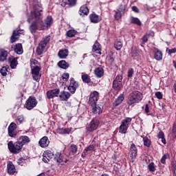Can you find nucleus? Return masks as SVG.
Returning a JSON list of instances; mask_svg holds the SVG:
<instances>
[{
    "mask_svg": "<svg viewBox=\"0 0 176 176\" xmlns=\"http://www.w3.org/2000/svg\"><path fill=\"white\" fill-rule=\"evenodd\" d=\"M36 105H38V100H36V98H35V96H30L25 104V107L26 109H28V111L34 109Z\"/></svg>",
    "mask_w": 176,
    "mask_h": 176,
    "instance_id": "nucleus-7",
    "label": "nucleus"
},
{
    "mask_svg": "<svg viewBox=\"0 0 176 176\" xmlns=\"http://www.w3.org/2000/svg\"><path fill=\"white\" fill-rule=\"evenodd\" d=\"M150 36L151 34H145V35L142 37V44H145V43H147Z\"/></svg>",
    "mask_w": 176,
    "mask_h": 176,
    "instance_id": "nucleus-46",
    "label": "nucleus"
},
{
    "mask_svg": "<svg viewBox=\"0 0 176 176\" xmlns=\"http://www.w3.org/2000/svg\"><path fill=\"white\" fill-rule=\"evenodd\" d=\"M42 8L39 5H35L34 10L31 12L28 16V22L31 23L30 25V31L32 34H35L38 30H45L46 27H50L53 24V18L47 16L45 22H43V16H42Z\"/></svg>",
    "mask_w": 176,
    "mask_h": 176,
    "instance_id": "nucleus-1",
    "label": "nucleus"
},
{
    "mask_svg": "<svg viewBox=\"0 0 176 176\" xmlns=\"http://www.w3.org/2000/svg\"><path fill=\"white\" fill-rule=\"evenodd\" d=\"M69 53V52L67 49L60 50L58 52V57H59V58H62V59L65 58L66 57H68Z\"/></svg>",
    "mask_w": 176,
    "mask_h": 176,
    "instance_id": "nucleus-27",
    "label": "nucleus"
},
{
    "mask_svg": "<svg viewBox=\"0 0 176 176\" xmlns=\"http://www.w3.org/2000/svg\"><path fill=\"white\" fill-rule=\"evenodd\" d=\"M173 53H176V48H173L168 50V54L171 55Z\"/></svg>",
    "mask_w": 176,
    "mask_h": 176,
    "instance_id": "nucleus-58",
    "label": "nucleus"
},
{
    "mask_svg": "<svg viewBox=\"0 0 176 176\" xmlns=\"http://www.w3.org/2000/svg\"><path fill=\"white\" fill-rule=\"evenodd\" d=\"M124 100V94H120L117 99L113 103V108H116V107L120 105L122 102Z\"/></svg>",
    "mask_w": 176,
    "mask_h": 176,
    "instance_id": "nucleus-20",
    "label": "nucleus"
},
{
    "mask_svg": "<svg viewBox=\"0 0 176 176\" xmlns=\"http://www.w3.org/2000/svg\"><path fill=\"white\" fill-rule=\"evenodd\" d=\"M31 140H30V138L27 135H21L19 138L17 142L19 143V144L21 145V147L24 146V145H27L28 144H30V142Z\"/></svg>",
    "mask_w": 176,
    "mask_h": 176,
    "instance_id": "nucleus-15",
    "label": "nucleus"
},
{
    "mask_svg": "<svg viewBox=\"0 0 176 176\" xmlns=\"http://www.w3.org/2000/svg\"><path fill=\"white\" fill-rule=\"evenodd\" d=\"M122 80H123V76L122 74H118L116 78L113 81L112 84V88L116 91H120V90L122 89Z\"/></svg>",
    "mask_w": 176,
    "mask_h": 176,
    "instance_id": "nucleus-6",
    "label": "nucleus"
},
{
    "mask_svg": "<svg viewBox=\"0 0 176 176\" xmlns=\"http://www.w3.org/2000/svg\"><path fill=\"white\" fill-rule=\"evenodd\" d=\"M114 12H115V14H114L115 21H119V19H122V14L120 12H119L118 9L116 10H114Z\"/></svg>",
    "mask_w": 176,
    "mask_h": 176,
    "instance_id": "nucleus-37",
    "label": "nucleus"
},
{
    "mask_svg": "<svg viewBox=\"0 0 176 176\" xmlns=\"http://www.w3.org/2000/svg\"><path fill=\"white\" fill-rule=\"evenodd\" d=\"M154 58L156 59L157 61H160L163 59V53L162 52V50L156 48V47H154Z\"/></svg>",
    "mask_w": 176,
    "mask_h": 176,
    "instance_id": "nucleus-17",
    "label": "nucleus"
},
{
    "mask_svg": "<svg viewBox=\"0 0 176 176\" xmlns=\"http://www.w3.org/2000/svg\"><path fill=\"white\" fill-rule=\"evenodd\" d=\"M54 160L57 162V163L61 164V163H67L68 160L66 159H64V157L63 156V154L61 153H56L54 156Z\"/></svg>",
    "mask_w": 176,
    "mask_h": 176,
    "instance_id": "nucleus-22",
    "label": "nucleus"
},
{
    "mask_svg": "<svg viewBox=\"0 0 176 176\" xmlns=\"http://www.w3.org/2000/svg\"><path fill=\"white\" fill-rule=\"evenodd\" d=\"M23 120H24V117L23 116H19L16 118V122L19 124L23 123Z\"/></svg>",
    "mask_w": 176,
    "mask_h": 176,
    "instance_id": "nucleus-53",
    "label": "nucleus"
},
{
    "mask_svg": "<svg viewBox=\"0 0 176 176\" xmlns=\"http://www.w3.org/2000/svg\"><path fill=\"white\" fill-rule=\"evenodd\" d=\"M90 113H92L93 116H99L100 113H102V109L100 107H99L97 103L90 104Z\"/></svg>",
    "mask_w": 176,
    "mask_h": 176,
    "instance_id": "nucleus-10",
    "label": "nucleus"
},
{
    "mask_svg": "<svg viewBox=\"0 0 176 176\" xmlns=\"http://www.w3.org/2000/svg\"><path fill=\"white\" fill-rule=\"evenodd\" d=\"M44 155H46L47 157L50 160L54 157V153L50 150H47L44 152Z\"/></svg>",
    "mask_w": 176,
    "mask_h": 176,
    "instance_id": "nucleus-39",
    "label": "nucleus"
},
{
    "mask_svg": "<svg viewBox=\"0 0 176 176\" xmlns=\"http://www.w3.org/2000/svg\"><path fill=\"white\" fill-rule=\"evenodd\" d=\"M17 129V125L14 122H11L8 126V130L16 131Z\"/></svg>",
    "mask_w": 176,
    "mask_h": 176,
    "instance_id": "nucleus-50",
    "label": "nucleus"
},
{
    "mask_svg": "<svg viewBox=\"0 0 176 176\" xmlns=\"http://www.w3.org/2000/svg\"><path fill=\"white\" fill-rule=\"evenodd\" d=\"M60 96V89L56 88L47 91V97L50 100V98H54V97H59Z\"/></svg>",
    "mask_w": 176,
    "mask_h": 176,
    "instance_id": "nucleus-14",
    "label": "nucleus"
},
{
    "mask_svg": "<svg viewBox=\"0 0 176 176\" xmlns=\"http://www.w3.org/2000/svg\"><path fill=\"white\" fill-rule=\"evenodd\" d=\"M92 52L96 56H100L102 54V45L98 41H96L94 44Z\"/></svg>",
    "mask_w": 176,
    "mask_h": 176,
    "instance_id": "nucleus-13",
    "label": "nucleus"
},
{
    "mask_svg": "<svg viewBox=\"0 0 176 176\" xmlns=\"http://www.w3.org/2000/svg\"><path fill=\"white\" fill-rule=\"evenodd\" d=\"M134 72H135L134 69H133L132 67H130V69H129L127 72V77L129 78H131L134 74Z\"/></svg>",
    "mask_w": 176,
    "mask_h": 176,
    "instance_id": "nucleus-48",
    "label": "nucleus"
},
{
    "mask_svg": "<svg viewBox=\"0 0 176 176\" xmlns=\"http://www.w3.org/2000/svg\"><path fill=\"white\" fill-rule=\"evenodd\" d=\"M162 143L164 144H167V141H166V140L165 139L164 135V137L162 138Z\"/></svg>",
    "mask_w": 176,
    "mask_h": 176,
    "instance_id": "nucleus-63",
    "label": "nucleus"
},
{
    "mask_svg": "<svg viewBox=\"0 0 176 176\" xmlns=\"http://www.w3.org/2000/svg\"><path fill=\"white\" fill-rule=\"evenodd\" d=\"M19 35H20V32H19V31L14 30L10 38L11 43H14V42H16V41L19 39Z\"/></svg>",
    "mask_w": 176,
    "mask_h": 176,
    "instance_id": "nucleus-29",
    "label": "nucleus"
},
{
    "mask_svg": "<svg viewBox=\"0 0 176 176\" xmlns=\"http://www.w3.org/2000/svg\"><path fill=\"white\" fill-rule=\"evenodd\" d=\"M123 47V43L120 40H116L114 42V48L117 50V51H120V50Z\"/></svg>",
    "mask_w": 176,
    "mask_h": 176,
    "instance_id": "nucleus-34",
    "label": "nucleus"
},
{
    "mask_svg": "<svg viewBox=\"0 0 176 176\" xmlns=\"http://www.w3.org/2000/svg\"><path fill=\"white\" fill-rule=\"evenodd\" d=\"M131 9H132V10H133V12H136V13H139V12H140V10H139V9L138 8V7L135 6H132Z\"/></svg>",
    "mask_w": 176,
    "mask_h": 176,
    "instance_id": "nucleus-62",
    "label": "nucleus"
},
{
    "mask_svg": "<svg viewBox=\"0 0 176 176\" xmlns=\"http://www.w3.org/2000/svg\"><path fill=\"white\" fill-rule=\"evenodd\" d=\"M143 143L145 146H146L147 148H150L151 141V140H149L148 138V137H144L143 138Z\"/></svg>",
    "mask_w": 176,
    "mask_h": 176,
    "instance_id": "nucleus-38",
    "label": "nucleus"
},
{
    "mask_svg": "<svg viewBox=\"0 0 176 176\" xmlns=\"http://www.w3.org/2000/svg\"><path fill=\"white\" fill-rule=\"evenodd\" d=\"M61 78H62L63 83H67V82H68V79H69V74L63 73L62 74Z\"/></svg>",
    "mask_w": 176,
    "mask_h": 176,
    "instance_id": "nucleus-40",
    "label": "nucleus"
},
{
    "mask_svg": "<svg viewBox=\"0 0 176 176\" xmlns=\"http://www.w3.org/2000/svg\"><path fill=\"white\" fill-rule=\"evenodd\" d=\"M32 67H39V63L35 59L30 60V68Z\"/></svg>",
    "mask_w": 176,
    "mask_h": 176,
    "instance_id": "nucleus-45",
    "label": "nucleus"
},
{
    "mask_svg": "<svg viewBox=\"0 0 176 176\" xmlns=\"http://www.w3.org/2000/svg\"><path fill=\"white\" fill-rule=\"evenodd\" d=\"M143 94L140 91H133L128 96L127 104L131 106L142 101Z\"/></svg>",
    "mask_w": 176,
    "mask_h": 176,
    "instance_id": "nucleus-2",
    "label": "nucleus"
},
{
    "mask_svg": "<svg viewBox=\"0 0 176 176\" xmlns=\"http://www.w3.org/2000/svg\"><path fill=\"white\" fill-rule=\"evenodd\" d=\"M58 66L62 69H67L68 67H69V64L67 63L65 60H60L58 63Z\"/></svg>",
    "mask_w": 176,
    "mask_h": 176,
    "instance_id": "nucleus-32",
    "label": "nucleus"
},
{
    "mask_svg": "<svg viewBox=\"0 0 176 176\" xmlns=\"http://www.w3.org/2000/svg\"><path fill=\"white\" fill-rule=\"evenodd\" d=\"M155 96L157 97V99L162 100L163 98V94L158 91L155 94Z\"/></svg>",
    "mask_w": 176,
    "mask_h": 176,
    "instance_id": "nucleus-54",
    "label": "nucleus"
},
{
    "mask_svg": "<svg viewBox=\"0 0 176 176\" xmlns=\"http://www.w3.org/2000/svg\"><path fill=\"white\" fill-rule=\"evenodd\" d=\"M8 135L9 137L14 138L16 135H17V131L13 130H8Z\"/></svg>",
    "mask_w": 176,
    "mask_h": 176,
    "instance_id": "nucleus-49",
    "label": "nucleus"
},
{
    "mask_svg": "<svg viewBox=\"0 0 176 176\" xmlns=\"http://www.w3.org/2000/svg\"><path fill=\"white\" fill-rule=\"evenodd\" d=\"M49 42H50V36H46L41 40L36 48L38 56H41V54L43 53V50H45V47H46V45Z\"/></svg>",
    "mask_w": 176,
    "mask_h": 176,
    "instance_id": "nucleus-5",
    "label": "nucleus"
},
{
    "mask_svg": "<svg viewBox=\"0 0 176 176\" xmlns=\"http://www.w3.org/2000/svg\"><path fill=\"white\" fill-rule=\"evenodd\" d=\"M130 23L131 24H134L138 26H141L142 25L141 21L138 18H135V16H131Z\"/></svg>",
    "mask_w": 176,
    "mask_h": 176,
    "instance_id": "nucleus-31",
    "label": "nucleus"
},
{
    "mask_svg": "<svg viewBox=\"0 0 176 176\" xmlns=\"http://www.w3.org/2000/svg\"><path fill=\"white\" fill-rule=\"evenodd\" d=\"M43 162H44V163H49V162H50V160L46 155H45V153L43 155Z\"/></svg>",
    "mask_w": 176,
    "mask_h": 176,
    "instance_id": "nucleus-55",
    "label": "nucleus"
},
{
    "mask_svg": "<svg viewBox=\"0 0 176 176\" xmlns=\"http://www.w3.org/2000/svg\"><path fill=\"white\" fill-rule=\"evenodd\" d=\"M67 36L69 38H74V35H76V31L75 30H70L66 32Z\"/></svg>",
    "mask_w": 176,
    "mask_h": 176,
    "instance_id": "nucleus-41",
    "label": "nucleus"
},
{
    "mask_svg": "<svg viewBox=\"0 0 176 176\" xmlns=\"http://www.w3.org/2000/svg\"><path fill=\"white\" fill-rule=\"evenodd\" d=\"M71 97V93L67 91H63L59 94V98L60 101H67L69 100Z\"/></svg>",
    "mask_w": 176,
    "mask_h": 176,
    "instance_id": "nucleus-18",
    "label": "nucleus"
},
{
    "mask_svg": "<svg viewBox=\"0 0 176 176\" xmlns=\"http://www.w3.org/2000/svg\"><path fill=\"white\" fill-rule=\"evenodd\" d=\"M31 70L34 80H36V82H39V80H41V77L42 76L41 74H39V71H41V67L32 66V67H31Z\"/></svg>",
    "mask_w": 176,
    "mask_h": 176,
    "instance_id": "nucleus-8",
    "label": "nucleus"
},
{
    "mask_svg": "<svg viewBox=\"0 0 176 176\" xmlns=\"http://www.w3.org/2000/svg\"><path fill=\"white\" fill-rule=\"evenodd\" d=\"M148 168L150 172L156 171V168L155 166V164L153 162L149 163L148 165Z\"/></svg>",
    "mask_w": 176,
    "mask_h": 176,
    "instance_id": "nucleus-47",
    "label": "nucleus"
},
{
    "mask_svg": "<svg viewBox=\"0 0 176 176\" xmlns=\"http://www.w3.org/2000/svg\"><path fill=\"white\" fill-rule=\"evenodd\" d=\"M100 94L97 91H93L90 93L89 102V105L97 103L99 99Z\"/></svg>",
    "mask_w": 176,
    "mask_h": 176,
    "instance_id": "nucleus-12",
    "label": "nucleus"
},
{
    "mask_svg": "<svg viewBox=\"0 0 176 176\" xmlns=\"http://www.w3.org/2000/svg\"><path fill=\"white\" fill-rule=\"evenodd\" d=\"M14 50L16 54H23V45L18 43L14 46Z\"/></svg>",
    "mask_w": 176,
    "mask_h": 176,
    "instance_id": "nucleus-30",
    "label": "nucleus"
},
{
    "mask_svg": "<svg viewBox=\"0 0 176 176\" xmlns=\"http://www.w3.org/2000/svg\"><path fill=\"white\" fill-rule=\"evenodd\" d=\"M107 63L110 66H115L116 65L115 62V58L111 56L107 57Z\"/></svg>",
    "mask_w": 176,
    "mask_h": 176,
    "instance_id": "nucleus-42",
    "label": "nucleus"
},
{
    "mask_svg": "<svg viewBox=\"0 0 176 176\" xmlns=\"http://www.w3.org/2000/svg\"><path fill=\"white\" fill-rule=\"evenodd\" d=\"M138 49H133L131 52V56L132 58H135L138 56Z\"/></svg>",
    "mask_w": 176,
    "mask_h": 176,
    "instance_id": "nucleus-52",
    "label": "nucleus"
},
{
    "mask_svg": "<svg viewBox=\"0 0 176 176\" xmlns=\"http://www.w3.org/2000/svg\"><path fill=\"white\" fill-rule=\"evenodd\" d=\"M79 14L80 16H87V14H89V8L87 5H83L80 8Z\"/></svg>",
    "mask_w": 176,
    "mask_h": 176,
    "instance_id": "nucleus-26",
    "label": "nucleus"
},
{
    "mask_svg": "<svg viewBox=\"0 0 176 176\" xmlns=\"http://www.w3.org/2000/svg\"><path fill=\"white\" fill-rule=\"evenodd\" d=\"M8 61H9V63L10 64V67H11V68H12V69H14V68H16V67H17V59L16 58H14L13 57L9 58Z\"/></svg>",
    "mask_w": 176,
    "mask_h": 176,
    "instance_id": "nucleus-33",
    "label": "nucleus"
},
{
    "mask_svg": "<svg viewBox=\"0 0 176 176\" xmlns=\"http://www.w3.org/2000/svg\"><path fill=\"white\" fill-rule=\"evenodd\" d=\"M126 5H120L118 6V11L122 13V14H124V12L126 11Z\"/></svg>",
    "mask_w": 176,
    "mask_h": 176,
    "instance_id": "nucleus-44",
    "label": "nucleus"
},
{
    "mask_svg": "<svg viewBox=\"0 0 176 176\" xmlns=\"http://www.w3.org/2000/svg\"><path fill=\"white\" fill-rule=\"evenodd\" d=\"M173 172H174L175 175L176 176V164L174 165V166H173Z\"/></svg>",
    "mask_w": 176,
    "mask_h": 176,
    "instance_id": "nucleus-64",
    "label": "nucleus"
},
{
    "mask_svg": "<svg viewBox=\"0 0 176 176\" xmlns=\"http://www.w3.org/2000/svg\"><path fill=\"white\" fill-rule=\"evenodd\" d=\"M38 144L41 148H47L49 144H50V141L47 136H44L39 140Z\"/></svg>",
    "mask_w": 176,
    "mask_h": 176,
    "instance_id": "nucleus-16",
    "label": "nucleus"
},
{
    "mask_svg": "<svg viewBox=\"0 0 176 176\" xmlns=\"http://www.w3.org/2000/svg\"><path fill=\"white\" fill-rule=\"evenodd\" d=\"M130 159L131 162L133 163L138 156V148L134 143L131 144L130 146Z\"/></svg>",
    "mask_w": 176,
    "mask_h": 176,
    "instance_id": "nucleus-9",
    "label": "nucleus"
},
{
    "mask_svg": "<svg viewBox=\"0 0 176 176\" xmlns=\"http://www.w3.org/2000/svg\"><path fill=\"white\" fill-rule=\"evenodd\" d=\"M144 112L146 113L147 116H149L148 113L150 112V109L148 104H145Z\"/></svg>",
    "mask_w": 176,
    "mask_h": 176,
    "instance_id": "nucleus-56",
    "label": "nucleus"
},
{
    "mask_svg": "<svg viewBox=\"0 0 176 176\" xmlns=\"http://www.w3.org/2000/svg\"><path fill=\"white\" fill-rule=\"evenodd\" d=\"M170 158V154L169 153H166L164 155L162 156V157L160 160V162L162 164H165L166 163V160Z\"/></svg>",
    "mask_w": 176,
    "mask_h": 176,
    "instance_id": "nucleus-43",
    "label": "nucleus"
},
{
    "mask_svg": "<svg viewBox=\"0 0 176 176\" xmlns=\"http://www.w3.org/2000/svg\"><path fill=\"white\" fill-rule=\"evenodd\" d=\"M7 170L8 174H10L11 175H13L14 173H16V167H14V165H13V162H10L7 165Z\"/></svg>",
    "mask_w": 176,
    "mask_h": 176,
    "instance_id": "nucleus-25",
    "label": "nucleus"
},
{
    "mask_svg": "<svg viewBox=\"0 0 176 176\" xmlns=\"http://www.w3.org/2000/svg\"><path fill=\"white\" fill-rule=\"evenodd\" d=\"M132 122V118L126 117L125 119H123L121 121V124L119 127L120 133H127V130L129 128V125Z\"/></svg>",
    "mask_w": 176,
    "mask_h": 176,
    "instance_id": "nucleus-4",
    "label": "nucleus"
},
{
    "mask_svg": "<svg viewBox=\"0 0 176 176\" xmlns=\"http://www.w3.org/2000/svg\"><path fill=\"white\" fill-rule=\"evenodd\" d=\"M89 18L90 21L94 24H97V23H100L102 21V17L96 13L90 14Z\"/></svg>",
    "mask_w": 176,
    "mask_h": 176,
    "instance_id": "nucleus-19",
    "label": "nucleus"
},
{
    "mask_svg": "<svg viewBox=\"0 0 176 176\" xmlns=\"http://www.w3.org/2000/svg\"><path fill=\"white\" fill-rule=\"evenodd\" d=\"M81 78L84 83H89V75L82 74Z\"/></svg>",
    "mask_w": 176,
    "mask_h": 176,
    "instance_id": "nucleus-51",
    "label": "nucleus"
},
{
    "mask_svg": "<svg viewBox=\"0 0 176 176\" xmlns=\"http://www.w3.org/2000/svg\"><path fill=\"white\" fill-rule=\"evenodd\" d=\"M79 87V83L74 79V78H71L70 79V84L68 87V90L72 93V94H75V92L76 91V89Z\"/></svg>",
    "mask_w": 176,
    "mask_h": 176,
    "instance_id": "nucleus-11",
    "label": "nucleus"
},
{
    "mask_svg": "<svg viewBox=\"0 0 176 176\" xmlns=\"http://www.w3.org/2000/svg\"><path fill=\"white\" fill-rule=\"evenodd\" d=\"M69 153L72 155H75L78 152V146L75 144H72L69 148Z\"/></svg>",
    "mask_w": 176,
    "mask_h": 176,
    "instance_id": "nucleus-36",
    "label": "nucleus"
},
{
    "mask_svg": "<svg viewBox=\"0 0 176 176\" xmlns=\"http://www.w3.org/2000/svg\"><path fill=\"white\" fill-rule=\"evenodd\" d=\"M99 124H100V122L97 119L91 120L89 124V132L94 131V130L97 129Z\"/></svg>",
    "mask_w": 176,
    "mask_h": 176,
    "instance_id": "nucleus-21",
    "label": "nucleus"
},
{
    "mask_svg": "<svg viewBox=\"0 0 176 176\" xmlns=\"http://www.w3.org/2000/svg\"><path fill=\"white\" fill-rule=\"evenodd\" d=\"M8 58V51L5 50H0V61L3 63Z\"/></svg>",
    "mask_w": 176,
    "mask_h": 176,
    "instance_id": "nucleus-28",
    "label": "nucleus"
},
{
    "mask_svg": "<svg viewBox=\"0 0 176 176\" xmlns=\"http://www.w3.org/2000/svg\"><path fill=\"white\" fill-rule=\"evenodd\" d=\"M56 132L58 133V134H64V128H58L56 129Z\"/></svg>",
    "mask_w": 176,
    "mask_h": 176,
    "instance_id": "nucleus-60",
    "label": "nucleus"
},
{
    "mask_svg": "<svg viewBox=\"0 0 176 176\" xmlns=\"http://www.w3.org/2000/svg\"><path fill=\"white\" fill-rule=\"evenodd\" d=\"M60 5L63 8L67 6V5L71 7L75 6V5H76V0H63Z\"/></svg>",
    "mask_w": 176,
    "mask_h": 176,
    "instance_id": "nucleus-24",
    "label": "nucleus"
},
{
    "mask_svg": "<svg viewBox=\"0 0 176 176\" xmlns=\"http://www.w3.org/2000/svg\"><path fill=\"white\" fill-rule=\"evenodd\" d=\"M173 135L176 137V121L173 124Z\"/></svg>",
    "mask_w": 176,
    "mask_h": 176,
    "instance_id": "nucleus-57",
    "label": "nucleus"
},
{
    "mask_svg": "<svg viewBox=\"0 0 176 176\" xmlns=\"http://www.w3.org/2000/svg\"><path fill=\"white\" fill-rule=\"evenodd\" d=\"M94 74L98 78H101L104 74V71L102 67H96L94 70Z\"/></svg>",
    "mask_w": 176,
    "mask_h": 176,
    "instance_id": "nucleus-23",
    "label": "nucleus"
},
{
    "mask_svg": "<svg viewBox=\"0 0 176 176\" xmlns=\"http://www.w3.org/2000/svg\"><path fill=\"white\" fill-rule=\"evenodd\" d=\"M71 129L69 128H66V129H63V134H69V133H71Z\"/></svg>",
    "mask_w": 176,
    "mask_h": 176,
    "instance_id": "nucleus-59",
    "label": "nucleus"
},
{
    "mask_svg": "<svg viewBox=\"0 0 176 176\" xmlns=\"http://www.w3.org/2000/svg\"><path fill=\"white\" fill-rule=\"evenodd\" d=\"M8 148L10 151V153H13L14 155H17L21 152L23 147L20 144L19 142H16L13 143L12 141H10L8 143Z\"/></svg>",
    "mask_w": 176,
    "mask_h": 176,
    "instance_id": "nucleus-3",
    "label": "nucleus"
},
{
    "mask_svg": "<svg viewBox=\"0 0 176 176\" xmlns=\"http://www.w3.org/2000/svg\"><path fill=\"white\" fill-rule=\"evenodd\" d=\"M163 137H164V133L162 132V131H160V133H159L158 135H157V138H158L159 139H162Z\"/></svg>",
    "mask_w": 176,
    "mask_h": 176,
    "instance_id": "nucleus-61",
    "label": "nucleus"
},
{
    "mask_svg": "<svg viewBox=\"0 0 176 176\" xmlns=\"http://www.w3.org/2000/svg\"><path fill=\"white\" fill-rule=\"evenodd\" d=\"M10 70L9 66H4L0 69V73L2 76H6Z\"/></svg>",
    "mask_w": 176,
    "mask_h": 176,
    "instance_id": "nucleus-35",
    "label": "nucleus"
}]
</instances>
